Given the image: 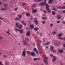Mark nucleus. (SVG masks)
<instances>
[{"mask_svg": "<svg viewBox=\"0 0 65 65\" xmlns=\"http://www.w3.org/2000/svg\"><path fill=\"white\" fill-rule=\"evenodd\" d=\"M30 27L31 29H33L34 27V26L33 24H31L30 26Z\"/></svg>", "mask_w": 65, "mask_h": 65, "instance_id": "9b49d317", "label": "nucleus"}, {"mask_svg": "<svg viewBox=\"0 0 65 65\" xmlns=\"http://www.w3.org/2000/svg\"><path fill=\"white\" fill-rule=\"evenodd\" d=\"M42 24H45L46 22L45 21L43 20L42 21Z\"/></svg>", "mask_w": 65, "mask_h": 65, "instance_id": "bb28decb", "label": "nucleus"}, {"mask_svg": "<svg viewBox=\"0 0 65 65\" xmlns=\"http://www.w3.org/2000/svg\"><path fill=\"white\" fill-rule=\"evenodd\" d=\"M62 23H63V24H65V22L63 21H62Z\"/></svg>", "mask_w": 65, "mask_h": 65, "instance_id": "4d7b16f0", "label": "nucleus"}, {"mask_svg": "<svg viewBox=\"0 0 65 65\" xmlns=\"http://www.w3.org/2000/svg\"><path fill=\"white\" fill-rule=\"evenodd\" d=\"M46 45H49V44H50V42H47V43H46Z\"/></svg>", "mask_w": 65, "mask_h": 65, "instance_id": "c9c22d12", "label": "nucleus"}, {"mask_svg": "<svg viewBox=\"0 0 65 65\" xmlns=\"http://www.w3.org/2000/svg\"><path fill=\"white\" fill-rule=\"evenodd\" d=\"M42 18L43 19V20H45L46 19H47V17H45V18H44V17H42Z\"/></svg>", "mask_w": 65, "mask_h": 65, "instance_id": "cd10ccee", "label": "nucleus"}, {"mask_svg": "<svg viewBox=\"0 0 65 65\" xmlns=\"http://www.w3.org/2000/svg\"><path fill=\"white\" fill-rule=\"evenodd\" d=\"M42 33H40V36H42Z\"/></svg>", "mask_w": 65, "mask_h": 65, "instance_id": "774afa93", "label": "nucleus"}, {"mask_svg": "<svg viewBox=\"0 0 65 65\" xmlns=\"http://www.w3.org/2000/svg\"><path fill=\"white\" fill-rule=\"evenodd\" d=\"M26 40H27V41H29V38H26Z\"/></svg>", "mask_w": 65, "mask_h": 65, "instance_id": "37998d69", "label": "nucleus"}, {"mask_svg": "<svg viewBox=\"0 0 65 65\" xmlns=\"http://www.w3.org/2000/svg\"><path fill=\"white\" fill-rule=\"evenodd\" d=\"M1 9H2V11H4V10H5V9L2 8Z\"/></svg>", "mask_w": 65, "mask_h": 65, "instance_id": "09e8293b", "label": "nucleus"}, {"mask_svg": "<svg viewBox=\"0 0 65 65\" xmlns=\"http://www.w3.org/2000/svg\"><path fill=\"white\" fill-rule=\"evenodd\" d=\"M53 1H54V0H50L48 2V4H52V3L53 2Z\"/></svg>", "mask_w": 65, "mask_h": 65, "instance_id": "4468645a", "label": "nucleus"}, {"mask_svg": "<svg viewBox=\"0 0 65 65\" xmlns=\"http://www.w3.org/2000/svg\"><path fill=\"white\" fill-rule=\"evenodd\" d=\"M23 43L24 45H27V41H24L23 42Z\"/></svg>", "mask_w": 65, "mask_h": 65, "instance_id": "6ab92c4d", "label": "nucleus"}, {"mask_svg": "<svg viewBox=\"0 0 65 65\" xmlns=\"http://www.w3.org/2000/svg\"><path fill=\"white\" fill-rule=\"evenodd\" d=\"M17 10H18V8H16L15 9H14V10L15 11H17Z\"/></svg>", "mask_w": 65, "mask_h": 65, "instance_id": "3c124183", "label": "nucleus"}, {"mask_svg": "<svg viewBox=\"0 0 65 65\" xmlns=\"http://www.w3.org/2000/svg\"><path fill=\"white\" fill-rule=\"evenodd\" d=\"M54 45L55 46H58V45H59V44L57 42H55L54 43Z\"/></svg>", "mask_w": 65, "mask_h": 65, "instance_id": "dca6fc26", "label": "nucleus"}, {"mask_svg": "<svg viewBox=\"0 0 65 65\" xmlns=\"http://www.w3.org/2000/svg\"><path fill=\"white\" fill-rule=\"evenodd\" d=\"M30 54H31V56H34L35 55V54L34 53V52L33 51L31 52V53Z\"/></svg>", "mask_w": 65, "mask_h": 65, "instance_id": "ddd939ff", "label": "nucleus"}, {"mask_svg": "<svg viewBox=\"0 0 65 65\" xmlns=\"http://www.w3.org/2000/svg\"><path fill=\"white\" fill-rule=\"evenodd\" d=\"M40 5H43L44 6V5H46V3L44 1H43L40 3Z\"/></svg>", "mask_w": 65, "mask_h": 65, "instance_id": "20e7f679", "label": "nucleus"}, {"mask_svg": "<svg viewBox=\"0 0 65 65\" xmlns=\"http://www.w3.org/2000/svg\"><path fill=\"white\" fill-rule=\"evenodd\" d=\"M62 7L63 8V9H64L65 8V6H63Z\"/></svg>", "mask_w": 65, "mask_h": 65, "instance_id": "13d9d810", "label": "nucleus"}, {"mask_svg": "<svg viewBox=\"0 0 65 65\" xmlns=\"http://www.w3.org/2000/svg\"><path fill=\"white\" fill-rule=\"evenodd\" d=\"M15 31H20V30L19 29H15Z\"/></svg>", "mask_w": 65, "mask_h": 65, "instance_id": "4c0bfd02", "label": "nucleus"}, {"mask_svg": "<svg viewBox=\"0 0 65 65\" xmlns=\"http://www.w3.org/2000/svg\"><path fill=\"white\" fill-rule=\"evenodd\" d=\"M62 12L63 13H65V10H64L62 11Z\"/></svg>", "mask_w": 65, "mask_h": 65, "instance_id": "864d4df0", "label": "nucleus"}, {"mask_svg": "<svg viewBox=\"0 0 65 65\" xmlns=\"http://www.w3.org/2000/svg\"><path fill=\"white\" fill-rule=\"evenodd\" d=\"M22 24H23V25H24L25 26H26V23H25L24 21H22Z\"/></svg>", "mask_w": 65, "mask_h": 65, "instance_id": "412c9836", "label": "nucleus"}, {"mask_svg": "<svg viewBox=\"0 0 65 65\" xmlns=\"http://www.w3.org/2000/svg\"><path fill=\"white\" fill-rule=\"evenodd\" d=\"M25 55H26V51H23L22 52V55L24 57H25Z\"/></svg>", "mask_w": 65, "mask_h": 65, "instance_id": "6e6552de", "label": "nucleus"}, {"mask_svg": "<svg viewBox=\"0 0 65 65\" xmlns=\"http://www.w3.org/2000/svg\"><path fill=\"white\" fill-rule=\"evenodd\" d=\"M4 57H5V58H6V57H7V56L5 55H4Z\"/></svg>", "mask_w": 65, "mask_h": 65, "instance_id": "6e6d98bb", "label": "nucleus"}, {"mask_svg": "<svg viewBox=\"0 0 65 65\" xmlns=\"http://www.w3.org/2000/svg\"><path fill=\"white\" fill-rule=\"evenodd\" d=\"M38 21H36L35 22V24H38Z\"/></svg>", "mask_w": 65, "mask_h": 65, "instance_id": "79ce46f5", "label": "nucleus"}, {"mask_svg": "<svg viewBox=\"0 0 65 65\" xmlns=\"http://www.w3.org/2000/svg\"><path fill=\"white\" fill-rule=\"evenodd\" d=\"M59 39H60L62 40V38L60 37V38H59Z\"/></svg>", "mask_w": 65, "mask_h": 65, "instance_id": "338daca9", "label": "nucleus"}, {"mask_svg": "<svg viewBox=\"0 0 65 65\" xmlns=\"http://www.w3.org/2000/svg\"><path fill=\"white\" fill-rule=\"evenodd\" d=\"M18 24H19V23L18 22H16L15 23V25L19 29H21L22 27V25H21L20 26L18 25Z\"/></svg>", "mask_w": 65, "mask_h": 65, "instance_id": "f03ea898", "label": "nucleus"}, {"mask_svg": "<svg viewBox=\"0 0 65 65\" xmlns=\"http://www.w3.org/2000/svg\"><path fill=\"white\" fill-rule=\"evenodd\" d=\"M63 52V50H60L58 52L61 53Z\"/></svg>", "mask_w": 65, "mask_h": 65, "instance_id": "b1692460", "label": "nucleus"}, {"mask_svg": "<svg viewBox=\"0 0 65 65\" xmlns=\"http://www.w3.org/2000/svg\"><path fill=\"white\" fill-rule=\"evenodd\" d=\"M19 31L21 34H23V31H24V30L23 29H21Z\"/></svg>", "mask_w": 65, "mask_h": 65, "instance_id": "f3484780", "label": "nucleus"}, {"mask_svg": "<svg viewBox=\"0 0 65 65\" xmlns=\"http://www.w3.org/2000/svg\"><path fill=\"white\" fill-rule=\"evenodd\" d=\"M46 11H47V12L48 13H50L51 12V11H52L51 9L49 8L47 9L46 10Z\"/></svg>", "mask_w": 65, "mask_h": 65, "instance_id": "0eeeda50", "label": "nucleus"}, {"mask_svg": "<svg viewBox=\"0 0 65 65\" xmlns=\"http://www.w3.org/2000/svg\"><path fill=\"white\" fill-rule=\"evenodd\" d=\"M61 65H63V63H62V62H61Z\"/></svg>", "mask_w": 65, "mask_h": 65, "instance_id": "e2e57ef3", "label": "nucleus"}, {"mask_svg": "<svg viewBox=\"0 0 65 65\" xmlns=\"http://www.w3.org/2000/svg\"><path fill=\"white\" fill-rule=\"evenodd\" d=\"M33 50L35 52H36L37 55H38V51H37V50L36 48H33Z\"/></svg>", "mask_w": 65, "mask_h": 65, "instance_id": "423d86ee", "label": "nucleus"}, {"mask_svg": "<svg viewBox=\"0 0 65 65\" xmlns=\"http://www.w3.org/2000/svg\"><path fill=\"white\" fill-rule=\"evenodd\" d=\"M61 17H62L61 15L58 14L57 15L56 18L57 19H59L60 20L61 19Z\"/></svg>", "mask_w": 65, "mask_h": 65, "instance_id": "39448f33", "label": "nucleus"}, {"mask_svg": "<svg viewBox=\"0 0 65 65\" xmlns=\"http://www.w3.org/2000/svg\"><path fill=\"white\" fill-rule=\"evenodd\" d=\"M45 47L46 48H48V47L47 46H46Z\"/></svg>", "mask_w": 65, "mask_h": 65, "instance_id": "69168bd1", "label": "nucleus"}, {"mask_svg": "<svg viewBox=\"0 0 65 65\" xmlns=\"http://www.w3.org/2000/svg\"><path fill=\"white\" fill-rule=\"evenodd\" d=\"M52 33L53 34H56V31H54Z\"/></svg>", "mask_w": 65, "mask_h": 65, "instance_id": "ea45409f", "label": "nucleus"}, {"mask_svg": "<svg viewBox=\"0 0 65 65\" xmlns=\"http://www.w3.org/2000/svg\"><path fill=\"white\" fill-rule=\"evenodd\" d=\"M52 14L53 15H55V12H54V11H52Z\"/></svg>", "mask_w": 65, "mask_h": 65, "instance_id": "72a5a7b5", "label": "nucleus"}, {"mask_svg": "<svg viewBox=\"0 0 65 65\" xmlns=\"http://www.w3.org/2000/svg\"><path fill=\"white\" fill-rule=\"evenodd\" d=\"M42 41L43 42H45V39L44 38L42 40Z\"/></svg>", "mask_w": 65, "mask_h": 65, "instance_id": "58836bf2", "label": "nucleus"}, {"mask_svg": "<svg viewBox=\"0 0 65 65\" xmlns=\"http://www.w3.org/2000/svg\"><path fill=\"white\" fill-rule=\"evenodd\" d=\"M62 35V34H58V36L59 37H61V35Z\"/></svg>", "mask_w": 65, "mask_h": 65, "instance_id": "a19ab883", "label": "nucleus"}, {"mask_svg": "<svg viewBox=\"0 0 65 65\" xmlns=\"http://www.w3.org/2000/svg\"><path fill=\"white\" fill-rule=\"evenodd\" d=\"M18 18H22V15H18Z\"/></svg>", "mask_w": 65, "mask_h": 65, "instance_id": "473e14b6", "label": "nucleus"}, {"mask_svg": "<svg viewBox=\"0 0 65 65\" xmlns=\"http://www.w3.org/2000/svg\"><path fill=\"white\" fill-rule=\"evenodd\" d=\"M34 30L36 31H37L38 30V28L37 27H36L34 28Z\"/></svg>", "mask_w": 65, "mask_h": 65, "instance_id": "4be33fe9", "label": "nucleus"}, {"mask_svg": "<svg viewBox=\"0 0 65 65\" xmlns=\"http://www.w3.org/2000/svg\"><path fill=\"white\" fill-rule=\"evenodd\" d=\"M53 10H54V11H57V9L54 7H53Z\"/></svg>", "mask_w": 65, "mask_h": 65, "instance_id": "a878e982", "label": "nucleus"}, {"mask_svg": "<svg viewBox=\"0 0 65 65\" xmlns=\"http://www.w3.org/2000/svg\"><path fill=\"white\" fill-rule=\"evenodd\" d=\"M36 12V10L35 9L34 10H32V12H34V13H35V12Z\"/></svg>", "mask_w": 65, "mask_h": 65, "instance_id": "c756f323", "label": "nucleus"}, {"mask_svg": "<svg viewBox=\"0 0 65 65\" xmlns=\"http://www.w3.org/2000/svg\"><path fill=\"white\" fill-rule=\"evenodd\" d=\"M3 39V37L1 36H0V40H1L2 39Z\"/></svg>", "mask_w": 65, "mask_h": 65, "instance_id": "c85d7f7f", "label": "nucleus"}, {"mask_svg": "<svg viewBox=\"0 0 65 65\" xmlns=\"http://www.w3.org/2000/svg\"><path fill=\"white\" fill-rule=\"evenodd\" d=\"M44 59L43 60V61L45 64H47V59H48V58H47L46 57V56L45 55H44Z\"/></svg>", "mask_w": 65, "mask_h": 65, "instance_id": "f257e3e1", "label": "nucleus"}, {"mask_svg": "<svg viewBox=\"0 0 65 65\" xmlns=\"http://www.w3.org/2000/svg\"><path fill=\"white\" fill-rule=\"evenodd\" d=\"M26 14L27 15V17H30V13H29L28 12H27Z\"/></svg>", "mask_w": 65, "mask_h": 65, "instance_id": "a211bd4d", "label": "nucleus"}, {"mask_svg": "<svg viewBox=\"0 0 65 65\" xmlns=\"http://www.w3.org/2000/svg\"><path fill=\"white\" fill-rule=\"evenodd\" d=\"M15 20H18V18H15Z\"/></svg>", "mask_w": 65, "mask_h": 65, "instance_id": "0e129e2a", "label": "nucleus"}, {"mask_svg": "<svg viewBox=\"0 0 65 65\" xmlns=\"http://www.w3.org/2000/svg\"><path fill=\"white\" fill-rule=\"evenodd\" d=\"M8 63L7 62H5V65H7Z\"/></svg>", "mask_w": 65, "mask_h": 65, "instance_id": "5fc2aeb1", "label": "nucleus"}, {"mask_svg": "<svg viewBox=\"0 0 65 65\" xmlns=\"http://www.w3.org/2000/svg\"><path fill=\"white\" fill-rule=\"evenodd\" d=\"M39 43H41V40H39Z\"/></svg>", "mask_w": 65, "mask_h": 65, "instance_id": "bf43d9fd", "label": "nucleus"}, {"mask_svg": "<svg viewBox=\"0 0 65 65\" xmlns=\"http://www.w3.org/2000/svg\"><path fill=\"white\" fill-rule=\"evenodd\" d=\"M7 5H8V4H5L4 5V7H6L7 6Z\"/></svg>", "mask_w": 65, "mask_h": 65, "instance_id": "393cba45", "label": "nucleus"}, {"mask_svg": "<svg viewBox=\"0 0 65 65\" xmlns=\"http://www.w3.org/2000/svg\"><path fill=\"white\" fill-rule=\"evenodd\" d=\"M46 9H48L49 8V5H48V4H46Z\"/></svg>", "mask_w": 65, "mask_h": 65, "instance_id": "aec40b11", "label": "nucleus"}, {"mask_svg": "<svg viewBox=\"0 0 65 65\" xmlns=\"http://www.w3.org/2000/svg\"><path fill=\"white\" fill-rule=\"evenodd\" d=\"M22 4H23V5H27L26 3L24 2H23L22 3Z\"/></svg>", "mask_w": 65, "mask_h": 65, "instance_id": "2f4dec72", "label": "nucleus"}, {"mask_svg": "<svg viewBox=\"0 0 65 65\" xmlns=\"http://www.w3.org/2000/svg\"><path fill=\"white\" fill-rule=\"evenodd\" d=\"M7 7H6V8H5V10H7Z\"/></svg>", "mask_w": 65, "mask_h": 65, "instance_id": "052dcab7", "label": "nucleus"}, {"mask_svg": "<svg viewBox=\"0 0 65 65\" xmlns=\"http://www.w3.org/2000/svg\"><path fill=\"white\" fill-rule=\"evenodd\" d=\"M56 59H57V58L55 56H53L52 58V61L53 62H55V61H56Z\"/></svg>", "mask_w": 65, "mask_h": 65, "instance_id": "1a4fd4ad", "label": "nucleus"}, {"mask_svg": "<svg viewBox=\"0 0 65 65\" xmlns=\"http://www.w3.org/2000/svg\"><path fill=\"white\" fill-rule=\"evenodd\" d=\"M30 19L31 21H32V20L33 19V16H31L30 18Z\"/></svg>", "mask_w": 65, "mask_h": 65, "instance_id": "e433bc0d", "label": "nucleus"}, {"mask_svg": "<svg viewBox=\"0 0 65 65\" xmlns=\"http://www.w3.org/2000/svg\"><path fill=\"white\" fill-rule=\"evenodd\" d=\"M9 31L10 30L9 29H8L7 31V33L8 34V35H10V33H9Z\"/></svg>", "mask_w": 65, "mask_h": 65, "instance_id": "5701e85b", "label": "nucleus"}, {"mask_svg": "<svg viewBox=\"0 0 65 65\" xmlns=\"http://www.w3.org/2000/svg\"><path fill=\"white\" fill-rule=\"evenodd\" d=\"M57 23H60V21H57Z\"/></svg>", "mask_w": 65, "mask_h": 65, "instance_id": "680f3d73", "label": "nucleus"}, {"mask_svg": "<svg viewBox=\"0 0 65 65\" xmlns=\"http://www.w3.org/2000/svg\"><path fill=\"white\" fill-rule=\"evenodd\" d=\"M58 9H63V7H59L58 8Z\"/></svg>", "mask_w": 65, "mask_h": 65, "instance_id": "7c9ffc66", "label": "nucleus"}, {"mask_svg": "<svg viewBox=\"0 0 65 65\" xmlns=\"http://www.w3.org/2000/svg\"><path fill=\"white\" fill-rule=\"evenodd\" d=\"M31 52L29 51H27L26 52V53L27 55H30L31 54Z\"/></svg>", "mask_w": 65, "mask_h": 65, "instance_id": "f8f14e48", "label": "nucleus"}, {"mask_svg": "<svg viewBox=\"0 0 65 65\" xmlns=\"http://www.w3.org/2000/svg\"><path fill=\"white\" fill-rule=\"evenodd\" d=\"M30 35V32L29 31H27L26 34V36H29Z\"/></svg>", "mask_w": 65, "mask_h": 65, "instance_id": "2eb2a0df", "label": "nucleus"}, {"mask_svg": "<svg viewBox=\"0 0 65 65\" xmlns=\"http://www.w3.org/2000/svg\"><path fill=\"white\" fill-rule=\"evenodd\" d=\"M37 46L38 48H39L38 47H40L39 46V45H38V44L37 43Z\"/></svg>", "mask_w": 65, "mask_h": 65, "instance_id": "49530a36", "label": "nucleus"}, {"mask_svg": "<svg viewBox=\"0 0 65 65\" xmlns=\"http://www.w3.org/2000/svg\"><path fill=\"white\" fill-rule=\"evenodd\" d=\"M37 58H35L33 60L34 61H36L37 60Z\"/></svg>", "mask_w": 65, "mask_h": 65, "instance_id": "de8ad7c7", "label": "nucleus"}, {"mask_svg": "<svg viewBox=\"0 0 65 65\" xmlns=\"http://www.w3.org/2000/svg\"><path fill=\"white\" fill-rule=\"evenodd\" d=\"M0 19L1 20H3V19L1 17H0Z\"/></svg>", "mask_w": 65, "mask_h": 65, "instance_id": "8fccbe9b", "label": "nucleus"}, {"mask_svg": "<svg viewBox=\"0 0 65 65\" xmlns=\"http://www.w3.org/2000/svg\"><path fill=\"white\" fill-rule=\"evenodd\" d=\"M43 12L44 13H46V11L45 10H44Z\"/></svg>", "mask_w": 65, "mask_h": 65, "instance_id": "a18cd8bd", "label": "nucleus"}, {"mask_svg": "<svg viewBox=\"0 0 65 65\" xmlns=\"http://www.w3.org/2000/svg\"><path fill=\"white\" fill-rule=\"evenodd\" d=\"M50 51L51 52H53V53H55L56 52L55 50H53V48H54V46L53 45L51 46H50Z\"/></svg>", "mask_w": 65, "mask_h": 65, "instance_id": "7ed1b4c3", "label": "nucleus"}, {"mask_svg": "<svg viewBox=\"0 0 65 65\" xmlns=\"http://www.w3.org/2000/svg\"><path fill=\"white\" fill-rule=\"evenodd\" d=\"M50 56L51 57H54V56H53V55H52V54L50 55Z\"/></svg>", "mask_w": 65, "mask_h": 65, "instance_id": "603ef678", "label": "nucleus"}, {"mask_svg": "<svg viewBox=\"0 0 65 65\" xmlns=\"http://www.w3.org/2000/svg\"><path fill=\"white\" fill-rule=\"evenodd\" d=\"M36 7V5L35 4H33L32 5V8H31L32 10H33L34 8H35Z\"/></svg>", "mask_w": 65, "mask_h": 65, "instance_id": "9d476101", "label": "nucleus"}, {"mask_svg": "<svg viewBox=\"0 0 65 65\" xmlns=\"http://www.w3.org/2000/svg\"><path fill=\"white\" fill-rule=\"evenodd\" d=\"M42 1V0H36V2H40V1Z\"/></svg>", "mask_w": 65, "mask_h": 65, "instance_id": "f704fd0d", "label": "nucleus"}, {"mask_svg": "<svg viewBox=\"0 0 65 65\" xmlns=\"http://www.w3.org/2000/svg\"><path fill=\"white\" fill-rule=\"evenodd\" d=\"M51 27H53V24L51 23L50 24Z\"/></svg>", "mask_w": 65, "mask_h": 65, "instance_id": "c03bdc74", "label": "nucleus"}]
</instances>
